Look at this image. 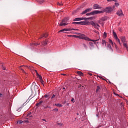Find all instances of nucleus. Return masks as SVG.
<instances>
[{
	"label": "nucleus",
	"mask_w": 128,
	"mask_h": 128,
	"mask_svg": "<svg viewBox=\"0 0 128 128\" xmlns=\"http://www.w3.org/2000/svg\"><path fill=\"white\" fill-rule=\"evenodd\" d=\"M77 34L78 36H76V35H74L73 36L74 38H80L81 40H88V42H93L95 44H98V42H97L98 40H100V38L96 40H90V38L86 36V35L84 34H82L80 33H77Z\"/></svg>",
	"instance_id": "1"
},
{
	"label": "nucleus",
	"mask_w": 128,
	"mask_h": 128,
	"mask_svg": "<svg viewBox=\"0 0 128 128\" xmlns=\"http://www.w3.org/2000/svg\"><path fill=\"white\" fill-rule=\"evenodd\" d=\"M68 20H70V18L68 17L64 18L62 22H61L59 24L60 26H68Z\"/></svg>",
	"instance_id": "2"
},
{
	"label": "nucleus",
	"mask_w": 128,
	"mask_h": 128,
	"mask_svg": "<svg viewBox=\"0 0 128 128\" xmlns=\"http://www.w3.org/2000/svg\"><path fill=\"white\" fill-rule=\"evenodd\" d=\"M114 10V6H112L107 7L104 8V12H106L107 14H110V12H112Z\"/></svg>",
	"instance_id": "3"
},
{
	"label": "nucleus",
	"mask_w": 128,
	"mask_h": 128,
	"mask_svg": "<svg viewBox=\"0 0 128 128\" xmlns=\"http://www.w3.org/2000/svg\"><path fill=\"white\" fill-rule=\"evenodd\" d=\"M74 28H66L61 30L59 31V32H64V34H66V32H70V30H72Z\"/></svg>",
	"instance_id": "4"
},
{
	"label": "nucleus",
	"mask_w": 128,
	"mask_h": 128,
	"mask_svg": "<svg viewBox=\"0 0 128 128\" xmlns=\"http://www.w3.org/2000/svg\"><path fill=\"white\" fill-rule=\"evenodd\" d=\"M90 24L92 26H94V28H96V30H98V28H100V25L98 24V23L94 22H92Z\"/></svg>",
	"instance_id": "5"
},
{
	"label": "nucleus",
	"mask_w": 128,
	"mask_h": 128,
	"mask_svg": "<svg viewBox=\"0 0 128 128\" xmlns=\"http://www.w3.org/2000/svg\"><path fill=\"white\" fill-rule=\"evenodd\" d=\"M106 12L105 11H104V9L102 10H95L93 11V14H103L104 12Z\"/></svg>",
	"instance_id": "6"
},
{
	"label": "nucleus",
	"mask_w": 128,
	"mask_h": 128,
	"mask_svg": "<svg viewBox=\"0 0 128 128\" xmlns=\"http://www.w3.org/2000/svg\"><path fill=\"white\" fill-rule=\"evenodd\" d=\"M92 8H88L86 9L85 10H84L83 12L81 13V14H84L88 12H90L92 10Z\"/></svg>",
	"instance_id": "7"
},
{
	"label": "nucleus",
	"mask_w": 128,
	"mask_h": 128,
	"mask_svg": "<svg viewBox=\"0 0 128 128\" xmlns=\"http://www.w3.org/2000/svg\"><path fill=\"white\" fill-rule=\"evenodd\" d=\"M86 20V18H77L74 20V22H78V20Z\"/></svg>",
	"instance_id": "8"
},
{
	"label": "nucleus",
	"mask_w": 128,
	"mask_h": 128,
	"mask_svg": "<svg viewBox=\"0 0 128 128\" xmlns=\"http://www.w3.org/2000/svg\"><path fill=\"white\" fill-rule=\"evenodd\" d=\"M73 24H80L81 26H84V24H86L85 22H73Z\"/></svg>",
	"instance_id": "9"
},
{
	"label": "nucleus",
	"mask_w": 128,
	"mask_h": 128,
	"mask_svg": "<svg viewBox=\"0 0 128 128\" xmlns=\"http://www.w3.org/2000/svg\"><path fill=\"white\" fill-rule=\"evenodd\" d=\"M36 74L37 76H38L40 80V82L42 84H44V80H42V76L40 75L38 72H36Z\"/></svg>",
	"instance_id": "10"
},
{
	"label": "nucleus",
	"mask_w": 128,
	"mask_h": 128,
	"mask_svg": "<svg viewBox=\"0 0 128 128\" xmlns=\"http://www.w3.org/2000/svg\"><path fill=\"white\" fill-rule=\"evenodd\" d=\"M116 14L118 16H124V14H122V10H119L117 12Z\"/></svg>",
	"instance_id": "11"
},
{
	"label": "nucleus",
	"mask_w": 128,
	"mask_h": 128,
	"mask_svg": "<svg viewBox=\"0 0 128 128\" xmlns=\"http://www.w3.org/2000/svg\"><path fill=\"white\" fill-rule=\"evenodd\" d=\"M121 42H122V44H124L126 42V36H122L120 37Z\"/></svg>",
	"instance_id": "12"
},
{
	"label": "nucleus",
	"mask_w": 128,
	"mask_h": 128,
	"mask_svg": "<svg viewBox=\"0 0 128 128\" xmlns=\"http://www.w3.org/2000/svg\"><path fill=\"white\" fill-rule=\"evenodd\" d=\"M107 43H108V42H106V40H102V46H103V48H106V46Z\"/></svg>",
	"instance_id": "13"
},
{
	"label": "nucleus",
	"mask_w": 128,
	"mask_h": 128,
	"mask_svg": "<svg viewBox=\"0 0 128 128\" xmlns=\"http://www.w3.org/2000/svg\"><path fill=\"white\" fill-rule=\"evenodd\" d=\"M93 8L94 10H98V8H100V6H98V4H94V5Z\"/></svg>",
	"instance_id": "14"
},
{
	"label": "nucleus",
	"mask_w": 128,
	"mask_h": 128,
	"mask_svg": "<svg viewBox=\"0 0 128 128\" xmlns=\"http://www.w3.org/2000/svg\"><path fill=\"white\" fill-rule=\"evenodd\" d=\"M107 48L108 50H109L112 52V46H110V44H108Z\"/></svg>",
	"instance_id": "15"
},
{
	"label": "nucleus",
	"mask_w": 128,
	"mask_h": 128,
	"mask_svg": "<svg viewBox=\"0 0 128 128\" xmlns=\"http://www.w3.org/2000/svg\"><path fill=\"white\" fill-rule=\"evenodd\" d=\"M22 67L24 68H26V67H28V66H21L20 67V70H22L23 72H24V68H22Z\"/></svg>",
	"instance_id": "16"
},
{
	"label": "nucleus",
	"mask_w": 128,
	"mask_h": 128,
	"mask_svg": "<svg viewBox=\"0 0 128 128\" xmlns=\"http://www.w3.org/2000/svg\"><path fill=\"white\" fill-rule=\"evenodd\" d=\"M93 12H94V11H92V12H91L90 13H88L86 14V16H91V14L92 16H94V13H93Z\"/></svg>",
	"instance_id": "17"
},
{
	"label": "nucleus",
	"mask_w": 128,
	"mask_h": 128,
	"mask_svg": "<svg viewBox=\"0 0 128 128\" xmlns=\"http://www.w3.org/2000/svg\"><path fill=\"white\" fill-rule=\"evenodd\" d=\"M48 36V34H44L42 36H41L40 38H46Z\"/></svg>",
	"instance_id": "18"
},
{
	"label": "nucleus",
	"mask_w": 128,
	"mask_h": 128,
	"mask_svg": "<svg viewBox=\"0 0 128 128\" xmlns=\"http://www.w3.org/2000/svg\"><path fill=\"white\" fill-rule=\"evenodd\" d=\"M113 35H114V36L115 40L116 38H118V35H116V32H114V31H113Z\"/></svg>",
	"instance_id": "19"
},
{
	"label": "nucleus",
	"mask_w": 128,
	"mask_h": 128,
	"mask_svg": "<svg viewBox=\"0 0 128 128\" xmlns=\"http://www.w3.org/2000/svg\"><path fill=\"white\" fill-rule=\"evenodd\" d=\"M78 74H79V76H84V73L80 71H78Z\"/></svg>",
	"instance_id": "20"
},
{
	"label": "nucleus",
	"mask_w": 128,
	"mask_h": 128,
	"mask_svg": "<svg viewBox=\"0 0 128 128\" xmlns=\"http://www.w3.org/2000/svg\"><path fill=\"white\" fill-rule=\"evenodd\" d=\"M38 44H40L32 43L31 44V46H38Z\"/></svg>",
	"instance_id": "21"
},
{
	"label": "nucleus",
	"mask_w": 128,
	"mask_h": 128,
	"mask_svg": "<svg viewBox=\"0 0 128 128\" xmlns=\"http://www.w3.org/2000/svg\"><path fill=\"white\" fill-rule=\"evenodd\" d=\"M116 40V42H118V44H119L120 45V46H122V43H120V39L118 38H117L116 39H115Z\"/></svg>",
	"instance_id": "22"
},
{
	"label": "nucleus",
	"mask_w": 128,
	"mask_h": 128,
	"mask_svg": "<svg viewBox=\"0 0 128 128\" xmlns=\"http://www.w3.org/2000/svg\"><path fill=\"white\" fill-rule=\"evenodd\" d=\"M108 42H110V44H111L112 46H114V42H112V40L109 39Z\"/></svg>",
	"instance_id": "23"
},
{
	"label": "nucleus",
	"mask_w": 128,
	"mask_h": 128,
	"mask_svg": "<svg viewBox=\"0 0 128 128\" xmlns=\"http://www.w3.org/2000/svg\"><path fill=\"white\" fill-rule=\"evenodd\" d=\"M58 6H63L64 5V4H62V2H58V4H57Z\"/></svg>",
	"instance_id": "24"
},
{
	"label": "nucleus",
	"mask_w": 128,
	"mask_h": 128,
	"mask_svg": "<svg viewBox=\"0 0 128 128\" xmlns=\"http://www.w3.org/2000/svg\"><path fill=\"white\" fill-rule=\"evenodd\" d=\"M56 106H60V107L62 106V104H56Z\"/></svg>",
	"instance_id": "25"
},
{
	"label": "nucleus",
	"mask_w": 128,
	"mask_h": 128,
	"mask_svg": "<svg viewBox=\"0 0 128 128\" xmlns=\"http://www.w3.org/2000/svg\"><path fill=\"white\" fill-rule=\"evenodd\" d=\"M100 86H97V88H96V92H98V90H100Z\"/></svg>",
	"instance_id": "26"
},
{
	"label": "nucleus",
	"mask_w": 128,
	"mask_h": 128,
	"mask_svg": "<svg viewBox=\"0 0 128 128\" xmlns=\"http://www.w3.org/2000/svg\"><path fill=\"white\" fill-rule=\"evenodd\" d=\"M83 46L84 48H86V50L88 48V46H86V44H83Z\"/></svg>",
	"instance_id": "27"
},
{
	"label": "nucleus",
	"mask_w": 128,
	"mask_h": 128,
	"mask_svg": "<svg viewBox=\"0 0 128 128\" xmlns=\"http://www.w3.org/2000/svg\"><path fill=\"white\" fill-rule=\"evenodd\" d=\"M43 102L42 101H40L39 102H38L36 106H38V104H42Z\"/></svg>",
	"instance_id": "28"
},
{
	"label": "nucleus",
	"mask_w": 128,
	"mask_h": 128,
	"mask_svg": "<svg viewBox=\"0 0 128 128\" xmlns=\"http://www.w3.org/2000/svg\"><path fill=\"white\" fill-rule=\"evenodd\" d=\"M42 44L43 46H46V44H48V43H47L46 42H43L42 43Z\"/></svg>",
	"instance_id": "29"
},
{
	"label": "nucleus",
	"mask_w": 128,
	"mask_h": 128,
	"mask_svg": "<svg viewBox=\"0 0 128 128\" xmlns=\"http://www.w3.org/2000/svg\"><path fill=\"white\" fill-rule=\"evenodd\" d=\"M89 44H90V46H94V43L90 42Z\"/></svg>",
	"instance_id": "30"
},
{
	"label": "nucleus",
	"mask_w": 128,
	"mask_h": 128,
	"mask_svg": "<svg viewBox=\"0 0 128 128\" xmlns=\"http://www.w3.org/2000/svg\"><path fill=\"white\" fill-rule=\"evenodd\" d=\"M114 4H115L116 6H120V4L118 3H116V2Z\"/></svg>",
	"instance_id": "31"
},
{
	"label": "nucleus",
	"mask_w": 128,
	"mask_h": 128,
	"mask_svg": "<svg viewBox=\"0 0 128 128\" xmlns=\"http://www.w3.org/2000/svg\"><path fill=\"white\" fill-rule=\"evenodd\" d=\"M44 0H42L40 1V4H44Z\"/></svg>",
	"instance_id": "32"
},
{
	"label": "nucleus",
	"mask_w": 128,
	"mask_h": 128,
	"mask_svg": "<svg viewBox=\"0 0 128 128\" xmlns=\"http://www.w3.org/2000/svg\"><path fill=\"white\" fill-rule=\"evenodd\" d=\"M71 102H74V98H72V100H71Z\"/></svg>",
	"instance_id": "33"
},
{
	"label": "nucleus",
	"mask_w": 128,
	"mask_h": 128,
	"mask_svg": "<svg viewBox=\"0 0 128 128\" xmlns=\"http://www.w3.org/2000/svg\"><path fill=\"white\" fill-rule=\"evenodd\" d=\"M104 36H105V38H106V32H104Z\"/></svg>",
	"instance_id": "34"
},
{
	"label": "nucleus",
	"mask_w": 128,
	"mask_h": 128,
	"mask_svg": "<svg viewBox=\"0 0 128 128\" xmlns=\"http://www.w3.org/2000/svg\"><path fill=\"white\" fill-rule=\"evenodd\" d=\"M53 110H54L55 112H58V109L54 108V109Z\"/></svg>",
	"instance_id": "35"
},
{
	"label": "nucleus",
	"mask_w": 128,
	"mask_h": 128,
	"mask_svg": "<svg viewBox=\"0 0 128 128\" xmlns=\"http://www.w3.org/2000/svg\"><path fill=\"white\" fill-rule=\"evenodd\" d=\"M22 120H19L18 122V124H22Z\"/></svg>",
	"instance_id": "36"
},
{
	"label": "nucleus",
	"mask_w": 128,
	"mask_h": 128,
	"mask_svg": "<svg viewBox=\"0 0 128 128\" xmlns=\"http://www.w3.org/2000/svg\"><path fill=\"white\" fill-rule=\"evenodd\" d=\"M116 2V0H108L107 2H112V1Z\"/></svg>",
	"instance_id": "37"
},
{
	"label": "nucleus",
	"mask_w": 128,
	"mask_h": 128,
	"mask_svg": "<svg viewBox=\"0 0 128 128\" xmlns=\"http://www.w3.org/2000/svg\"><path fill=\"white\" fill-rule=\"evenodd\" d=\"M44 98H48V94H46L44 95Z\"/></svg>",
	"instance_id": "38"
},
{
	"label": "nucleus",
	"mask_w": 128,
	"mask_h": 128,
	"mask_svg": "<svg viewBox=\"0 0 128 128\" xmlns=\"http://www.w3.org/2000/svg\"><path fill=\"white\" fill-rule=\"evenodd\" d=\"M55 97H56V95L53 94V96L52 97V98H54Z\"/></svg>",
	"instance_id": "39"
},
{
	"label": "nucleus",
	"mask_w": 128,
	"mask_h": 128,
	"mask_svg": "<svg viewBox=\"0 0 128 128\" xmlns=\"http://www.w3.org/2000/svg\"><path fill=\"white\" fill-rule=\"evenodd\" d=\"M95 32H96V34H100V32L98 31H95Z\"/></svg>",
	"instance_id": "40"
},
{
	"label": "nucleus",
	"mask_w": 128,
	"mask_h": 128,
	"mask_svg": "<svg viewBox=\"0 0 128 128\" xmlns=\"http://www.w3.org/2000/svg\"><path fill=\"white\" fill-rule=\"evenodd\" d=\"M42 120H44V122H46V119H42Z\"/></svg>",
	"instance_id": "41"
},
{
	"label": "nucleus",
	"mask_w": 128,
	"mask_h": 128,
	"mask_svg": "<svg viewBox=\"0 0 128 128\" xmlns=\"http://www.w3.org/2000/svg\"><path fill=\"white\" fill-rule=\"evenodd\" d=\"M72 36V35H68V36Z\"/></svg>",
	"instance_id": "42"
},
{
	"label": "nucleus",
	"mask_w": 128,
	"mask_h": 128,
	"mask_svg": "<svg viewBox=\"0 0 128 128\" xmlns=\"http://www.w3.org/2000/svg\"><path fill=\"white\" fill-rule=\"evenodd\" d=\"M73 30H78V29H74V28Z\"/></svg>",
	"instance_id": "43"
},
{
	"label": "nucleus",
	"mask_w": 128,
	"mask_h": 128,
	"mask_svg": "<svg viewBox=\"0 0 128 128\" xmlns=\"http://www.w3.org/2000/svg\"><path fill=\"white\" fill-rule=\"evenodd\" d=\"M35 72H36H36H38V71H36V70H35Z\"/></svg>",
	"instance_id": "44"
},
{
	"label": "nucleus",
	"mask_w": 128,
	"mask_h": 128,
	"mask_svg": "<svg viewBox=\"0 0 128 128\" xmlns=\"http://www.w3.org/2000/svg\"><path fill=\"white\" fill-rule=\"evenodd\" d=\"M33 84H36V82H34Z\"/></svg>",
	"instance_id": "45"
},
{
	"label": "nucleus",
	"mask_w": 128,
	"mask_h": 128,
	"mask_svg": "<svg viewBox=\"0 0 128 128\" xmlns=\"http://www.w3.org/2000/svg\"><path fill=\"white\" fill-rule=\"evenodd\" d=\"M2 94L0 93V96H2Z\"/></svg>",
	"instance_id": "46"
},
{
	"label": "nucleus",
	"mask_w": 128,
	"mask_h": 128,
	"mask_svg": "<svg viewBox=\"0 0 128 128\" xmlns=\"http://www.w3.org/2000/svg\"><path fill=\"white\" fill-rule=\"evenodd\" d=\"M63 90H66V88H63Z\"/></svg>",
	"instance_id": "47"
},
{
	"label": "nucleus",
	"mask_w": 128,
	"mask_h": 128,
	"mask_svg": "<svg viewBox=\"0 0 128 128\" xmlns=\"http://www.w3.org/2000/svg\"><path fill=\"white\" fill-rule=\"evenodd\" d=\"M63 74V76H66V74Z\"/></svg>",
	"instance_id": "48"
},
{
	"label": "nucleus",
	"mask_w": 128,
	"mask_h": 128,
	"mask_svg": "<svg viewBox=\"0 0 128 128\" xmlns=\"http://www.w3.org/2000/svg\"><path fill=\"white\" fill-rule=\"evenodd\" d=\"M96 116H98V114H96Z\"/></svg>",
	"instance_id": "49"
},
{
	"label": "nucleus",
	"mask_w": 128,
	"mask_h": 128,
	"mask_svg": "<svg viewBox=\"0 0 128 128\" xmlns=\"http://www.w3.org/2000/svg\"><path fill=\"white\" fill-rule=\"evenodd\" d=\"M80 86H82V85L80 84Z\"/></svg>",
	"instance_id": "50"
},
{
	"label": "nucleus",
	"mask_w": 128,
	"mask_h": 128,
	"mask_svg": "<svg viewBox=\"0 0 128 128\" xmlns=\"http://www.w3.org/2000/svg\"><path fill=\"white\" fill-rule=\"evenodd\" d=\"M77 115L78 116V114L77 113Z\"/></svg>",
	"instance_id": "51"
},
{
	"label": "nucleus",
	"mask_w": 128,
	"mask_h": 128,
	"mask_svg": "<svg viewBox=\"0 0 128 128\" xmlns=\"http://www.w3.org/2000/svg\"><path fill=\"white\" fill-rule=\"evenodd\" d=\"M116 46V45L115 44Z\"/></svg>",
	"instance_id": "52"
},
{
	"label": "nucleus",
	"mask_w": 128,
	"mask_h": 128,
	"mask_svg": "<svg viewBox=\"0 0 128 128\" xmlns=\"http://www.w3.org/2000/svg\"><path fill=\"white\" fill-rule=\"evenodd\" d=\"M80 86H79V88H80Z\"/></svg>",
	"instance_id": "53"
}]
</instances>
